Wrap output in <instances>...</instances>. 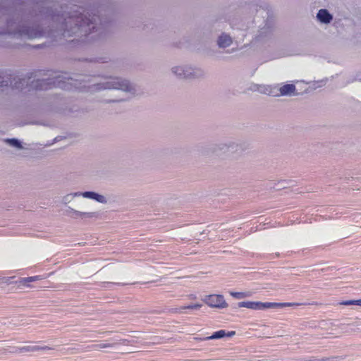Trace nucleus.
<instances>
[{"mask_svg": "<svg viewBox=\"0 0 361 361\" xmlns=\"http://www.w3.org/2000/svg\"><path fill=\"white\" fill-rule=\"evenodd\" d=\"M82 197L85 199H90L94 200L95 202L106 204L109 202V200L106 195L103 194H100L94 191H85V192H70L61 197V203L64 205H68V204L73 202L75 198Z\"/></svg>", "mask_w": 361, "mask_h": 361, "instance_id": "1", "label": "nucleus"}, {"mask_svg": "<svg viewBox=\"0 0 361 361\" xmlns=\"http://www.w3.org/2000/svg\"><path fill=\"white\" fill-rule=\"evenodd\" d=\"M300 305L297 302H263L259 301H243L238 303V307H245L253 310L296 307Z\"/></svg>", "mask_w": 361, "mask_h": 361, "instance_id": "2", "label": "nucleus"}, {"mask_svg": "<svg viewBox=\"0 0 361 361\" xmlns=\"http://www.w3.org/2000/svg\"><path fill=\"white\" fill-rule=\"evenodd\" d=\"M171 71L176 77L180 79H193L203 75V71L200 68L188 64L173 66Z\"/></svg>", "mask_w": 361, "mask_h": 361, "instance_id": "3", "label": "nucleus"}, {"mask_svg": "<svg viewBox=\"0 0 361 361\" xmlns=\"http://www.w3.org/2000/svg\"><path fill=\"white\" fill-rule=\"evenodd\" d=\"M99 89H114L131 95L135 94L133 85L128 80L121 78H109L106 82L102 84Z\"/></svg>", "mask_w": 361, "mask_h": 361, "instance_id": "4", "label": "nucleus"}, {"mask_svg": "<svg viewBox=\"0 0 361 361\" xmlns=\"http://www.w3.org/2000/svg\"><path fill=\"white\" fill-rule=\"evenodd\" d=\"M202 300L206 305L212 308L224 309L227 308L228 306L224 295L221 294L206 295Z\"/></svg>", "mask_w": 361, "mask_h": 361, "instance_id": "5", "label": "nucleus"}, {"mask_svg": "<svg viewBox=\"0 0 361 361\" xmlns=\"http://www.w3.org/2000/svg\"><path fill=\"white\" fill-rule=\"evenodd\" d=\"M270 94L274 97L297 95L295 86L293 84H283L278 90H273Z\"/></svg>", "mask_w": 361, "mask_h": 361, "instance_id": "6", "label": "nucleus"}, {"mask_svg": "<svg viewBox=\"0 0 361 361\" xmlns=\"http://www.w3.org/2000/svg\"><path fill=\"white\" fill-rule=\"evenodd\" d=\"M68 212L72 218L77 220L84 221L87 219H95L97 217V212L81 211L71 207H69Z\"/></svg>", "mask_w": 361, "mask_h": 361, "instance_id": "7", "label": "nucleus"}, {"mask_svg": "<svg viewBox=\"0 0 361 361\" xmlns=\"http://www.w3.org/2000/svg\"><path fill=\"white\" fill-rule=\"evenodd\" d=\"M317 20L324 24H329L333 19V16L326 9H320L317 14Z\"/></svg>", "mask_w": 361, "mask_h": 361, "instance_id": "8", "label": "nucleus"}, {"mask_svg": "<svg viewBox=\"0 0 361 361\" xmlns=\"http://www.w3.org/2000/svg\"><path fill=\"white\" fill-rule=\"evenodd\" d=\"M233 39L231 37L227 34H221L217 39V44L220 48H226L231 45Z\"/></svg>", "mask_w": 361, "mask_h": 361, "instance_id": "9", "label": "nucleus"}, {"mask_svg": "<svg viewBox=\"0 0 361 361\" xmlns=\"http://www.w3.org/2000/svg\"><path fill=\"white\" fill-rule=\"evenodd\" d=\"M229 294L231 297L236 300H242L246 298L252 297L255 292L252 290H245L241 292L230 291Z\"/></svg>", "mask_w": 361, "mask_h": 361, "instance_id": "10", "label": "nucleus"}, {"mask_svg": "<svg viewBox=\"0 0 361 361\" xmlns=\"http://www.w3.org/2000/svg\"><path fill=\"white\" fill-rule=\"evenodd\" d=\"M76 22H82L80 25V27L77 28L78 30H80L81 32L87 33L90 30V26L92 23H90L89 19H84L82 16L77 17Z\"/></svg>", "mask_w": 361, "mask_h": 361, "instance_id": "11", "label": "nucleus"}, {"mask_svg": "<svg viewBox=\"0 0 361 361\" xmlns=\"http://www.w3.org/2000/svg\"><path fill=\"white\" fill-rule=\"evenodd\" d=\"M235 334V331H232L226 333L224 330H220L214 332L212 336L207 338V339H219L225 336L231 337Z\"/></svg>", "mask_w": 361, "mask_h": 361, "instance_id": "12", "label": "nucleus"}, {"mask_svg": "<svg viewBox=\"0 0 361 361\" xmlns=\"http://www.w3.org/2000/svg\"><path fill=\"white\" fill-rule=\"evenodd\" d=\"M230 147L231 146L226 143H221L214 147V152L219 154L227 153L230 151Z\"/></svg>", "mask_w": 361, "mask_h": 361, "instance_id": "13", "label": "nucleus"}, {"mask_svg": "<svg viewBox=\"0 0 361 361\" xmlns=\"http://www.w3.org/2000/svg\"><path fill=\"white\" fill-rule=\"evenodd\" d=\"M38 279V276H31L27 278H23L19 281L22 286H26L28 283L33 282Z\"/></svg>", "mask_w": 361, "mask_h": 361, "instance_id": "14", "label": "nucleus"}, {"mask_svg": "<svg viewBox=\"0 0 361 361\" xmlns=\"http://www.w3.org/2000/svg\"><path fill=\"white\" fill-rule=\"evenodd\" d=\"M7 143H8L11 146L14 147L21 149L22 146L20 142L17 139H8L6 140Z\"/></svg>", "mask_w": 361, "mask_h": 361, "instance_id": "15", "label": "nucleus"}, {"mask_svg": "<svg viewBox=\"0 0 361 361\" xmlns=\"http://www.w3.org/2000/svg\"><path fill=\"white\" fill-rule=\"evenodd\" d=\"M185 306H180L178 307L171 308L169 310V312L172 314H183L185 312Z\"/></svg>", "mask_w": 361, "mask_h": 361, "instance_id": "16", "label": "nucleus"}, {"mask_svg": "<svg viewBox=\"0 0 361 361\" xmlns=\"http://www.w3.org/2000/svg\"><path fill=\"white\" fill-rule=\"evenodd\" d=\"M341 358L338 356H331L325 357L319 360V361H341Z\"/></svg>", "mask_w": 361, "mask_h": 361, "instance_id": "17", "label": "nucleus"}, {"mask_svg": "<svg viewBox=\"0 0 361 361\" xmlns=\"http://www.w3.org/2000/svg\"><path fill=\"white\" fill-rule=\"evenodd\" d=\"M202 304L200 303H195V304H191L187 306H185V310H199L202 307Z\"/></svg>", "mask_w": 361, "mask_h": 361, "instance_id": "18", "label": "nucleus"}, {"mask_svg": "<svg viewBox=\"0 0 361 361\" xmlns=\"http://www.w3.org/2000/svg\"><path fill=\"white\" fill-rule=\"evenodd\" d=\"M341 305H355V300H350L342 301L339 303Z\"/></svg>", "mask_w": 361, "mask_h": 361, "instance_id": "19", "label": "nucleus"}, {"mask_svg": "<svg viewBox=\"0 0 361 361\" xmlns=\"http://www.w3.org/2000/svg\"><path fill=\"white\" fill-rule=\"evenodd\" d=\"M114 346V344L112 343H101V344H99L97 345V348H111Z\"/></svg>", "mask_w": 361, "mask_h": 361, "instance_id": "20", "label": "nucleus"}, {"mask_svg": "<svg viewBox=\"0 0 361 361\" xmlns=\"http://www.w3.org/2000/svg\"><path fill=\"white\" fill-rule=\"evenodd\" d=\"M11 278L10 277H3L1 279V283L10 284L11 283Z\"/></svg>", "mask_w": 361, "mask_h": 361, "instance_id": "21", "label": "nucleus"}, {"mask_svg": "<svg viewBox=\"0 0 361 361\" xmlns=\"http://www.w3.org/2000/svg\"><path fill=\"white\" fill-rule=\"evenodd\" d=\"M355 305L361 306V299L355 300Z\"/></svg>", "mask_w": 361, "mask_h": 361, "instance_id": "22", "label": "nucleus"}]
</instances>
